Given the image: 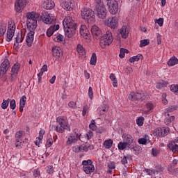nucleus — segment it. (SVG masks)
<instances>
[{
  "instance_id": "1",
  "label": "nucleus",
  "mask_w": 178,
  "mask_h": 178,
  "mask_svg": "<svg viewBox=\"0 0 178 178\" xmlns=\"http://www.w3.org/2000/svg\"><path fill=\"white\" fill-rule=\"evenodd\" d=\"M113 42V35L111 31H106V34L101 36L99 45L101 48H105L106 47H109L111 44Z\"/></svg>"
},
{
  "instance_id": "2",
  "label": "nucleus",
  "mask_w": 178,
  "mask_h": 178,
  "mask_svg": "<svg viewBox=\"0 0 178 178\" xmlns=\"http://www.w3.org/2000/svg\"><path fill=\"white\" fill-rule=\"evenodd\" d=\"M56 122L59 127L54 126V130L58 131V133H64L65 130H67V129H69V122L67 119L63 117H58Z\"/></svg>"
},
{
  "instance_id": "3",
  "label": "nucleus",
  "mask_w": 178,
  "mask_h": 178,
  "mask_svg": "<svg viewBox=\"0 0 178 178\" xmlns=\"http://www.w3.org/2000/svg\"><path fill=\"white\" fill-rule=\"evenodd\" d=\"M26 26L29 30H35L37 29V19H35V13L31 12L26 13Z\"/></svg>"
},
{
  "instance_id": "4",
  "label": "nucleus",
  "mask_w": 178,
  "mask_h": 178,
  "mask_svg": "<svg viewBox=\"0 0 178 178\" xmlns=\"http://www.w3.org/2000/svg\"><path fill=\"white\" fill-rule=\"evenodd\" d=\"M95 12L96 16L98 19H100V20H105L108 17V10H106V7L104 4L95 6Z\"/></svg>"
},
{
  "instance_id": "5",
  "label": "nucleus",
  "mask_w": 178,
  "mask_h": 178,
  "mask_svg": "<svg viewBox=\"0 0 178 178\" xmlns=\"http://www.w3.org/2000/svg\"><path fill=\"white\" fill-rule=\"evenodd\" d=\"M81 17L88 23H93L95 20V13L91 9L83 8L81 10Z\"/></svg>"
},
{
  "instance_id": "6",
  "label": "nucleus",
  "mask_w": 178,
  "mask_h": 178,
  "mask_svg": "<svg viewBox=\"0 0 178 178\" xmlns=\"http://www.w3.org/2000/svg\"><path fill=\"white\" fill-rule=\"evenodd\" d=\"M108 12L111 15H117L120 12V8L119 7V3L116 0H111L106 3Z\"/></svg>"
},
{
  "instance_id": "7",
  "label": "nucleus",
  "mask_w": 178,
  "mask_h": 178,
  "mask_svg": "<svg viewBox=\"0 0 178 178\" xmlns=\"http://www.w3.org/2000/svg\"><path fill=\"white\" fill-rule=\"evenodd\" d=\"M83 170L86 173V175H91L95 170V167L92 165V161L90 159L82 161Z\"/></svg>"
},
{
  "instance_id": "8",
  "label": "nucleus",
  "mask_w": 178,
  "mask_h": 178,
  "mask_svg": "<svg viewBox=\"0 0 178 178\" xmlns=\"http://www.w3.org/2000/svg\"><path fill=\"white\" fill-rule=\"evenodd\" d=\"M15 31H16V24L13 21H9L7 30V39L6 40L9 42L12 41L15 35Z\"/></svg>"
},
{
  "instance_id": "9",
  "label": "nucleus",
  "mask_w": 178,
  "mask_h": 178,
  "mask_svg": "<svg viewBox=\"0 0 178 178\" xmlns=\"http://www.w3.org/2000/svg\"><path fill=\"white\" fill-rule=\"evenodd\" d=\"M79 140H80V141H83V136L81 134H76V132L74 134H70L66 141V145L69 146L72 145V144H76Z\"/></svg>"
},
{
  "instance_id": "10",
  "label": "nucleus",
  "mask_w": 178,
  "mask_h": 178,
  "mask_svg": "<svg viewBox=\"0 0 178 178\" xmlns=\"http://www.w3.org/2000/svg\"><path fill=\"white\" fill-rule=\"evenodd\" d=\"M104 24L105 26H107V27H110V29L115 30L119 26V19L116 17H113L106 19L104 21Z\"/></svg>"
},
{
  "instance_id": "11",
  "label": "nucleus",
  "mask_w": 178,
  "mask_h": 178,
  "mask_svg": "<svg viewBox=\"0 0 178 178\" xmlns=\"http://www.w3.org/2000/svg\"><path fill=\"white\" fill-rule=\"evenodd\" d=\"M27 0H17L15 3V10L17 13H22L27 6Z\"/></svg>"
},
{
  "instance_id": "12",
  "label": "nucleus",
  "mask_w": 178,
  "mask_h": 178,
  "mask_svg": "<svg viewBox=\"0 0 178 178\" xmlns=\"http://www.w3.org/2000/svg\"><path fill=\"white\" fill-rule=\"evenodd\" d=\"M168 134L169 128L165 127L156 128L153 131V134L155 137H165Z\"/></svg>"
},
{
  "instance_id": "13",
  "label": "nucleus",
  "mask_w": 178,
  "mask_h": 178,
  "mask_svg": "<svg viewBox=\"0 0 178 178\" xmlns=\"http://www.w3.org/2000/svg\"><path fill=\"white\" fill-rule=\"evenodd\" d=\"M64 28L77 29V23L70 16H67L63 20Z\"/></svg>"
},
{
  "instance_id": "14",
  "label": "nucleus",
  "mask_w": 178,
  "mask_h": 178,
  "mask_svg": "<svg viewBox=\"0 0 178 178\" xmlns=\"http://www.w3.org/2000/svg\"><path fill=\"white\" fill-rule=\"evenodd\" d=\"M81 35L83 37L86 42H91V35H90V31L86 25H81L79 31Z\"/></svg>"
},
{
  "instance_id": "15",
  "label": "nucleus",
  "mask_w": 178,
  "mask_h": 178,
  "mask_svg": "<svg viewBox=\"0 0 178 178\" xmlns=\"http://www.w3.org/2000/svg\"><path fill=\"white\" fill-rule=\"evenodd\" d=\"M88 149H94V146L92 145H76L72 147L73 152L76 154H80V152H87Z\"/></svg>"
},
{
  "instance_id": "16",
  "label": "nucleus",
  "mask_w": 178,
  "mask_h": 178,
  "mask_svg": "<svg viewBox=\"0 0 178 178\" xmlns=\"http://www.w3.org/2000/svg\"><path fill=\"white\" fill-rule=\"evenodd\" d=\"M129 99L131 101H138L140 99H144L145 98V95L143 92H131L129 95H128Z\"/></svg>"
},
{
  "instance_id": "17",
  "label": "nucleus",
  "mask_w": 178,
  "mask_h": 178,
  "mask_svg": "<svg viewBox=\"0 0 178 178\" xmlns=\"http://www.w3.org/2000/svg\"><path fill=\"white\" fill-rule=\"evenodd\" d=\"M42 21L45 24H52L55 22V15L53 14H49L48 13H44L43 14Z\"/></svg>"
},
{
  "instance_id": "18",
  "label": "nucleus",
  "mask_w": 178,
  "mask_h": 178,
  "mask_svg": "<svg viewBox=\"0 0 178 178\" xmlns=\"http://www.w3.org/2000/svg\"><path fill=\"white\" fill-rule=\"evenodd\" d=\"M35 30H29V33L26 35V42L28 47H31L33 45V42H34V32Z\"/></svg>"
},
{
  "instance_id": "19",
  "label": "nucleus",
  "mask_w": 178,
  "mask_h": 178,
  "mask_svg": "<svg viewBox=\"0 0 178 178\" xmlns=\"http://www.w3.org/2000/svg\"><path fill=\"white\" fill-rule=\"evenodd\" d=\"M91 33L93 37L96 38H101L102 37V31L97 25H93L91 28Z\"/></svg>"
},
{
  "instance_id": "20",
  "label": "nucleus",
  "mask_w": 178,
  "mask_h": 178,
  "mask_svg": "<svg viewBox=\"0 0 178 178\" xmlns=\"http://www.w3.org/2000/svg\"><path fill=\"white\" fill-rule=\"evenodd\" d=\"M10 63H9V60L6 59L0 65V74H5L6 72L9 70V66Z\"/></svg>"
},
{
  "instance_id": "21",
  "label": "nucleus",
  "mask_w": 178,
  "mask_h": 178,
  "mask_svg": "<svg viewBox=\"0 0 178 178\" xmlns=\"http://www.w3.org/2000/svg\"><path fill=\"white\" fill-rule=\"evenodd\" d=\"M122 138L124 143H127L129 145H134L136 144V140H134V138L130 134H124L122 135Z\"/></svg>"
},
{
  "instance_id": "22",
  "label": "nucleus",
  "mask_w": 178,
  "mask_h": 178,
  "mask_svg": "<svg viewBox=\"0 0 178 178\" xmlns=\"http://www.w3.org/2000/svg\"><path fill=\"white\" fill-rule=\"evenodd\" d=\"M120 33L121 34L122 38H127V37H129V34L130 33V28L127 26H123L120 29Z\"/></svg>"
},
{
  "instance_id": "23",
  "label": "nucleus",
  "mask_w": 178,
  "mask_h": 178,
  "mask_svg": "<svg viewBox=\"0 0 178 178\" xmlns=\"http://www.w3.org/2000/svg\"><path fill=\"white\" fill-rule=\"evenodd\" d=\"M52 55L56 59H59L62 56V49L58 46H54L52 48Z\"/></svg>"
},
{
  "instance_id": "24",
  "label": "nucleus",
  "mask_w": 178,
  "mask_h": 178,
  "mask_svg": "<svg viewBox=\"0 0 178 178\" xmlns=\"http://www.w3.org/2000/svg\"><path fill=\"white\" fill-rule=\"evenodd\" d=\"M77 28H64V31L65 33V37L67 38H72L74 34H76V30Z\"/></svg>"
},
{
  "instance_id": "25",
  "label": "nucleus",
  "mask_w": 178,
  "mask_h": 178,
  "mask_svg": "<svg viewBox=\"0 0 178 178\" xmlns=\"http://www.w3.org/2000/svg\"><path fill=\"white\" fill-rule=\"evenodd\" d=\"M19 69H20V65L19 63H15L13 65L11 69V79L13 80L16 76H17V73H19Z\"/></svg>"
},
{
  "instance_id": "26",
  "label": "nucleus",
  "mask_w": 178,
  "mask_h": 178,
  "mask_svg": "<svg viewBox=\"0 0 178 178\" xmlns=\"http://www.w3.org/2000/svg\"><path fill=\"white\" fill-rule=\"evenodd\" d=\"M44 9L51 10L55 8V3L52 0H46L43 3Z\"/></svg>"
},
{
  "instance_id": "27",
  "label": "nucleus",
  "mask_w": 178,
  "mask_h": 178,
  "mask_svg": "<svg viewBox=\"0 0 178 178\" xmlns=\"http://www.w3.org/2000/svg\"><path fill=\"white\" fill-rule=\"evenodd\" d=\"M62 6L65 10H69L70 12V10H73V8L72 7V0H65L62 3Z\"/></svg>"
},
{
  "instance_id": "28",
  "label": "nucleus",
  "mask_w": 178,
  "mask_h": 178,
  "mask_svg": "<svg viewBox=\"0 0 178 178\" xmlns=\"http://www.w3.org/2000/svg\"><path fill=\"white\" fill-rule=\"evenodd\" d=\"M59 29V24L54 25L53 26H50L47 31V37H51L55 31H58Z\"/></svg>"
},
{
  "instance_id": "29",
  "label": "nucleus",
  "mask_w": 178,
  "mask_h": 178,
  "mask_svg": "<svg viewBox=\"0 0 178 178\" xmlns=\"http://www.w3.org/2000/svg\"><path fill=\"white\" fill-rule=\"evenodd\" d=\"M108 109H109L108 106H106V104H103L98 108V114L99 115V116H103V115H105V113L108 112Z\"/></svg>"
},
{
  "instance_id": "30",
  "label": "nucleus",
  "mask_w": 178,
  "mask_h": 178,
  "mask_svg": "<svg viewBox=\"0 0 178 178\" xmlns=\"http://www.w3.org/2000/svg\"><path fill=\"white\" fill-rule=\"evenodd\" d=\"M26 97L25 95L22 96L19 100V112H23V109L26 105Z\"/></svg>"
},
{
  "instance_id": "31",
  "label": "nucleus",
  "mask_w": 178,
  "mask_h": 178,
  "mask_svg": "<svg viewBox=\"0 0 178 178\" xmlns=\"http://www.w3.org/2000/svg\"><path fill=\"white\" fill-rule=\"evenodd\" d=\"M118 148L120 151H123V149H126V148H130V145L126 142H120Z\"/></svg>"
},
{
  "instance_id": "32",
  "label": "nucleus",
  "mask_w": 178,
  "mask_h": 178,
  "mask_svg": "<svg viewBox=\"0 0 178 178\" xmlns=\"http://www.w3.org/2000/svg\"><path fill=\"white\" fill-rule=\"evenodd\" d=\"M103 145L106 149H109L112 148V146L113 145V140L112 139L106 140L104 142Z\"/></svg>"
},
{
  "instance_id": "33",
  "label": "nucleus",
  "mask_w": 178,
  "mask_h": 178,
  "mask_svg": "<svg viewBox=\"0 0 178 178\" xmlns=\"http://www.w3.org/2000/svg\"><path fill=\"white\" fill-rule=\"evenodd\" d=\"M167 65L169 66H176L178 65V59L176 56L171 57L167 63Z\"/></svg>"
},
{
  "instance_id": "34",
  "label": "nucleus",
  "mask_w": 178,
  "mask_h": 178,
  "mask_svg": "<svg viewBox=\"0 0 178 178\" xmlns=\"http://www.w3.org/2000/svg\"><path fill=\"white\" fill-rule=\"evenodd\" d=\"M81 136H82V138H83L82 143H84V141H86L85 140H91V138H92V137H94V134L92 133V131H89V132H88V134H86L85 135H81Z\"/></svg>"
},
{
  "instance_id": "35",
  "label": "nucleus",
  "mask_w": 178,
  "mask_h": 178,
  "mask_svg": "<svg viewBox=\"0 0 178 178\" xmlns=\"http://www.w3.org/2000/svg\"><path fill=\"white\" fill-rule=\"evenodd\" d=\"M76 51L79 55H86V49L81 44H77Z\"/></svg>"
},
{
  "instance_id": "36",
  "label": "nucleus",
  "mask_w": 178,
  "mask_h": 178,
  "mask_svg": "<svg viewBox=\"0 0 178 178\" xmlns=\"http://www.w3.org/2000/svg\"><path fill=\"white\" fill-rule=\"evenodd\" d=\"M6 33V23H0V37H3Z\"/></svg>"
},
{
  "instance_id": "37",
  "label": "nucleus",
  "mask_w": 178,
  "mask_h": 178,
  "mask_svg": "<svg viewBox=\"0 0 178 178\" xmlns=\"http://www.w3.org/2000/svg\"><path fill=\"white\" fill-rule=\"evenodd\" d=\"M26 136V132L24 131H18L15 134V140H22L23 137Z\"/></svg>"
},
{
  "instance_id": "38",
  "label": "nucleus",
  "mask_w": 178,
  "mask_h": 178,
  "mask_svg": "<svg viewBox=\"0 0 178 178\" xmlns=\"http://www.w3.org/2000/svg\"><path fill=\"white\" fill-rule=\"evenodd\" d=\"M140 59H143V55L138 54L137 56H133L129 58V62L131 63H134V62H138Z\"/></svg>"
},
{
  "instance_id": "39",
  "label": "nucleus",
  "mask_w": 178,
  "mask_h": 178,
  "mask_svg": "<svg viewBox=\"0 0 178 178\" xmlns=\"http://www.w3.org/2000/svg\"><path fill=\"white\" fill-rule=\"evenodd\" d=\"M54 41H56V42H62L64 40L63 35L57 33L56 35L53 36Z\"/></svg>"
},
{
  "instance_id": "40",
  "label": "nucleus",
  "mask_w": 178,
  "mask_h": 178,
  "mask_svg": "<svg viewBox=\"0 0 178 178\" xmlns=\"http://www.w3.org/2000/svg\"><path fill=\"white\" fill-rule=\"evenodd\" d=\"M15 147L18 148V149H22L23 148V144H24V141L23 139H15Z\"/></svg>"
},
{
  "instance_id": "41",
  "label": "nucleus",
  "mask_w": 178,
  "mask_h": 178,
  "mask_svg": "<svg viewBox=\"0 0 178 178\" xmlns=\"http://www.w3.org/2000/svg\"><path fill=\"white\" fill-rule=\"evenodd\" d=\"M90 65H92L95 66L97 65V54L95 53H92L90 60Z\"/></svg>"
},
{
  "instance_id": "42",
  "label": "nucleus",
  "mask_w": 178,
  "mask_h": 178,
  "mask_svg": "<svg viewBox=\"0 0 178 178\" xmlns=\"http://www.w3.org/2000/svg\"><path fill=\"white\" fill-rule=\"evenodd\" d=\"M23 40H24V35L23 33H18L17 37L15 38V41L17 44H20V42H23Z\"/></svg>"
},
{
  "instance_id": "43",
  "label": "nucleus",
  "mask_w": 178,
  "mask_h": 178,
  "mask_svg": "<svg viewBox=\"0 0 178 178\" xmlns=\"http://www.w3.org/2000/svg\"><path fill=\"white\" fill-rule=\"evenodd\" d=\"M149 40L148 39L142 40H140L139 47H140V48H143V47H147V45H149Z\"/></svg>"
},
{
  "instance_id": "44",
  "label": "nucleus",
  "mask_w": 178,
  "mask_h": 178,
  "mask_svg": "<svg viewBox=\"0 0 178 178\" xmlns=\"http://www.w3.org/2000/svg\"><path fill=\"white\" fill-rule=\"evenodd\" d=\"M170 89L172 92H174V94L178 95V85H171Z\"/></svg>"
},
{
  "instance_id": "45",
  "label": "nucleus",
  "mask_w": 178,
  "mask_h": 178,
  "mask_svg": "<svg viewBox=\"0 0 178 178\" xmlns=\"http://www.w3.org/2000/svg\"><path fill=\"white\" fill-rule=\"evenodd\" d=\"M125 54H129V50L126 49L121 48L120 53L119 54L120 58H123L125 56Z\"/></svg>"
},
{
  "instance_id": "46",
  "label": "nucleus",
  "mask_w": 178,
  "mask_h": 178,
  "mask_svg": "<svg viewBox=\"0 0 178 178\" xmlns=\"http://www.w3.org/2000/svg\"><path fill=\"white\" fill-rule=\"evenodd\" d=\"M9 101H10V99H8L7 100H3V102L1 104L2 109H6L8 106H9Z\"/></svg>"
},
{
  "instance_id": "47",
  "label": "nucleus",
  "mask_w": 178,
  "mask_h": 178,
  "mask_svg": "<svg viewBox=\"0 0 178 178\" xmlns=\"http://www.w3.org/2000/svg\"><path fill=\"white\" fill-rule=\"evenodd\" d=\"M143 172H145V173H147V175L149 176H151L152 175H155V173H156V170H149L148 168H145V170H143Z\"/></svg>"
},
{
  "instance_id": "48",
  "label": "nucleus",
  "mask_w": 178,
  "mask_h": 178,
  "mask_svg": "<svg viewBox=\"0 0 178 178\" xmlns=\"http://www.w3.org/2000/svg\"><path fill=\"white\" fill-rule=\"evenodd\" d=\"M136 124H138V126H143V124H144V117H139L136 120Z\"/></svg>"
},
{
  "instance_id": "49",
  "label": "nucleus",
  "mask_w": 178,
  "mask_h": 178,
  "mask_svg": "<svg viewBox=\"0 0 178 178\" xmlns=\"http://www.w3.org/2000/svg\"><path fill=\"white\" fill-rule=\"evenodd\" d=\"M175 120V116H170L165 119V124H170Z\"/></svg>"
},
{
  "instance_id": "50",
  "label": "nucleus",
  "mask_w": 178,
  "mask_h": 178,
  "mask_svg": "<svg viewBox=\"0 0 178 178\" xmlns=\"http://www.w3.org/2000/svg\"><path fill=\"white\" fill-rule=\"evenodd\" d=\"M89 129L90 130H97V125H95V121L92 120V122L89 124Z\"/></svg>"
},
{
  "instance_id": "51",
  "label": "nucleus",
  "mask_w": 178,
  "mask_h": 178,
  "mask_svg": "<svg viewBox=\"0 0 178 178\" xmlns=\"http://www.w3.org/2000/svg\"><path fill=\"white\" fill-rule=\"evenodd\" d=\"M155 23H157L160 27L163 26V18H159L158 19L154 20Z\"/></svg>"
},
{
  "instance_id": "52",
  "label": "nucleus",
  "mask_w": 178,
  "mask_h": 178,
  "mask_svg": "<svg viewBox=\"0 0 178 178\" xmlns=\"http://www.w3.org/2000/svg\"><path fill=\"white\" fill-rule=\"evenodd\" d=\"M10 109H16V101L15 99H12L10 102Z\"/></svg>"
},
{
  "instance_id": "53",
  "label": "nucleus",
  "mask_w": 178,
  "mask_h": 178,
  "mask_svg": "<svg viewBox=\"0 0 178 178\" xmlns=\"http://www.w3.org/2000/svg\"><path fill=\"white\" fill-rule=\"evenodd\" d=\"M170 149L172 152H178V145L175 144L173 145L170 146Z\"/></svg>"
},
{
  "instance_id": "54",
  "label": "nucleus",
  "mask_w": 178,
  "mask_h": 178,
  "mask_svg": "<svg viewBox=\"0 0 178 178\" xmlns=\"http://www.w3.org/2000/svg\"><path fill=\"white\" fill-rule=\"evenodd\" d=\"M88 109H90V106H83V111H82L83 116H86V115L88 113Z\"/></svg>"
},
{
  "instance_id": "55",
  "label": "nucleus",
  "mask_w": 178,
  "mask_h": 178,
  "mask_svg": "<svg viewBox=\"0 0 178 178\" xmlns=\"http://www.w3.org/2000/svg\"><path fill=\"white\" fill-rule=\"evenodd\" d=\"M88 97L90 99H92V98L94 97V92H92V87H89L88 88Z\"/></svg>"
},
{
  "instance_id": "56",
  "label": "nucleus",
  "mask_w": 178,
  "mask_h": 178,
  "mask_svg": "<svg viewBox=\"0 0 178 178\" xmlns=\"http://www.w3.org/2000/svg\"><path fill=\"white\" fill-rule=\"evenodd\" d=\"M107 166L109 169H115V168H116V165L113 161L108 162Z\"/></svg>"
},
{
  "instance_id": "57",
  "label": "nucleus",
  "mask_w": 178,
  "mask_h": 178,
  "mask_svg": "<svg viewBox=\"0 0 178 178\" xmlns=\"http://www.w3.org/2000/svg\"><path fill=\"white\" fill-rule=\"evenodd\" d=\"M47 173H48L49 175H52L54 173V167L52 165L47 166Z\"/></svg>"
},
{
  "instance_id": "58",
  "label": "nucleus",
  "mask_w": 178,
  "mask_h": 178,
  "mask_svg": "<svg viewBox=\"0 0 178 178\" xmlns=\"http://www.w3.org/2000/svg\"><path fill=\"white\" fill-rule=\"evenodd\" d=\"M166 83H159L156 84V88H157L158 90H162V88H163V87H165Z\"/></svg>"
},
{
  "instance_id": "59",
  "label": "nucleus",
  "mask_w": 178,
  "mask_h": 178,
  "mask_svg": "<svg viewBox=\"0 0 178 178\" xmlns=\"http://www.w3.org/2000/svg\"><path fill=\"white\" fill-rule=\"evenodd\" d=\"M53 144H54V140L52 138H49L47 140L46 147L47 148H49V147H51V145H52Z\"/></svg>"
},
{
  "instance_id": "60",
  "label": "nucleus",
  "mask_w": 178,
  "mask_h": 178,
  "mask_svg": "<svg viewBox=\"0 0 178 178\" xmlns=\"http://www.w3.org/2000/svg\"><path fill=\"white\" fill-rule=\"evenodd\" d=\"M146 108L148 111H152V109H154V104L151 102H147L146 104Z\"/></svg>"
},
{
  "instance_id": "61",
  "label": "nucleus",
  "mask_w": 178,
  "mask_h": 178,
  "mask_svg": "<svg viewBox=\"0 0 178 178\" xmlns=\"http://www.w3.org/2000/svg\"><path fill=\"white\" fill-rule=\"evenodd\" d=\"M138 143L142 144V145H145V144H147V139L144 138H139Z\"/></svg>"
},
{
  "instance_id": "62",
  "label": "nucleus",
  "mask_w": 178,
  "mask_h": 178,
  "mask_svg": "<svg viewBox=\"0 0 178 178\" xmlns=\"http://www.w3.org/2000/svg\"><path fill=\"white\" fill-rule=\"evenodd\" d=\"M44 134H45V130L41 129L39 132V138L40 140H42L44 138Z\"/></svg>"
},
{
  "instance_id": "63",
  "label": "nucleus",
  "mask_w": 178,
  "mask_h": 178,
  "mask_svg": "<svg viewBox=\"0 0 178 178\" xmlns=\"http://www.w3.org/2000/svg\"><path fill=\"white\" fill-rule=\"evenodd\" d=\"M33 176L35 177H38V176H41V173L40 172V170H34V171H33Z\"/></svg>"
},
{
  "instance_id": "64",
  "label": "nucleus",
  "mask_w": 178,
  "mask_h": 178,
  "mask_svg": "<svg viewBox=\"0 0 178 178\" xmlns=\"http://www.w3.org/2000/svg\"><path fill=\"white\" fill-rule=\"evenodd\" d=\"M69 108H76V102H70L68 103Z\"/></svg>"
}]
</instances>
